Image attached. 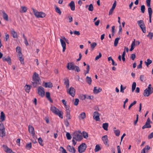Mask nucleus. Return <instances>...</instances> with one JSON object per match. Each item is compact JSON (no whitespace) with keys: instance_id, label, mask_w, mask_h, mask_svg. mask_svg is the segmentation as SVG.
<instances>
[{"instance_id":"obj_1","label":"nucleus","mask_w":153,"mask_h":153,"mask_svg":"<svg viewBox=\"0 0 153 153\" xmlns=\"http://www.w3.org/2000/svg\"><path fill=\"white\" fill-rule=\"evenodd\" d=\"M5 116L3 111L1 113L0 119L1 121L0 120V136L3 137L5 136L6 133L5 131V128L1 121H4L5 119Z\"/></svg>"},{"instance_id":"obj_2","label":"nucleus","mask_w":153,"mask_h":153,"mask_svg":"<svg viewBox=\"0 0 153 153\" xmlns=\"http://www.w3.org/2000/svg\"><path fill=\"white\" fill-rule=\"evenodd\" d=\"M33 80L32 82L33 85L34 87H37L38 84H40L39 81H40V78L39 76V74L36 72H34L33 76Z\"/></svg>"},{"instance_id":"obj_3","label":"nucleus","mask_w":153,"mask_h":153,"mask_svg":"<svg viewBox=\"0 0 153 153\" xmlns=\"http://www.w3.org/2000/svg\"><path fill=\"white\" fill-rule=\"evenodd\" d=\"M73 138L77 141H80L83 139L82 134L80 131H75L73 135Z\"/></svg>"},{"instance_id":"obj_4","label":"nucleus","mask_w":153,"mask_h":153,"mask_svg":"<svg viewBox=\"0 0 153 153\" xmlns=\"http://www.w3.org/2000/svg\"><path fill=\"white\" fill-rule=\"evenodd\" d=\"M51 110L53 113L58 116L60 118L62 119L63 118V116L61 114V111H59V109L55 107H51Z\"/></svg>"},{"instance_id":"obj_5","label":"nucleus","mask_w":153,"mask_h":153,"mask_svg":"<svg viewBox=\"0 0 153 153\" xmlns=\"http://www.w3.org/2000/svg\"><path fill=\"white\" fill-rule=\"evenodd\" d=\"M32 9L34 15L37 18H42L45 16L46 15L44 13L42 12H39L33 8Z\"/></svg>"},{"instance_id":"obj_6","label":"nucleus","mask_w":153,"mask_h":153,"mask_svg":"<svg viewBox=\"0 0 153 153\" xmlns=\"http://www.w3.org/2000/svg\"><path fill=\"white\" fill-rule=\"evenodd\" d=\"M137 23L142 30L143 32L145 33L146 32V29L144 22L143 20H140L137 22Z\"/></svg>"},{"instance_id":"obj_7","label":"nucleus","mask_w":153,"mask_h":153,"mask_svg":"<svg viewBox=\"0 0 153 153\" xmlns=\"http://www.w3.org/2000/svg\"><path fill=\"white\" fill-rule=\"evenodd\" d=\"M87 146L85 143H82L78 147V152L79 153L84 152L86 150Z\"/></svg>"},{"instance_id":"obj_8","label":"nucleus","mask_w":153,"mask_h":153,"mask_svg":"<svg viewBox=\"0 0 153 153\" xmlns=\"http://www.w3.org/2000/svg\"><path fill=\"white\" fill-rule=\"evenodd\" d=\"M37 93L41 97H43L45 96V91L44 88L42 86H40L37 89Z\"/></svg>"},{"instance_id":"obj_9","label":"nucleus","mask_w":153,"mask_h":153,"mask_svg":"<svg viewBox=\"0 0 153 153\" xmlns=\"http://www.w3.org/2000/svg\"><path fill=\"white\" fill-rule=\"evenodd\" d=\"M152 122L151 121L150 118L148 117L147 118V120L145 124L142 127V128L143 129L146 128H149L151 127V126L150 124L152 123Z\"/></svg>"},{"instance_id":"obj_10","label":"nucleus","mask_w":153,"mask_h":153,"mask_svg":"<svg viewBox=\"0 0 153 153\" xmlns=\"http://www.w3.org/2000/svg\"><path fill=\"white\" fill-rule=\"evenodd\" d=\"M153 92V88L152 90H149L146 89L144 91L143 95L145 97H149L151 94Z\"/></svg>"},{"instance_id":"obj_11","label":"nucleus","mask_w":153,"mask_h":153,"mask_svg":"<svg viewBox=\"0 0 153 153\" xmlns=\"http://www.w3.org/2000/svg\"><path fill=\"white\" fill-rule=\"evenodd\" d=\"M75 89L72 87H71L70 89H68L67 92L72 97H74L75 95Z\"/></svg>"},{"instance_id":"obj_12","label":"nucleus","mask_w":153,"mask_h":153,"mask_svg":"<svg viewBox=\"0 0 153 153\" xmlns=\"http://www.w3.org/2000/svg\"><path fill=\"white\" fill-rule=\"evenodd\" d=\"M75 66L74 63L73 62H69L67 64V68L69 70H74Z\"/></svg>"},{"instance_id":"obj_13","label":"nucleus","mask_w":153,"mask_h":153,"mask_svg":"<svg viewBox=\"0 0 153 153\" xmlns=\"http://www.w3.org/2000/svg\"><path fill=\"white\" fill-rule=\"evenodd\" d=\"M93 118L97 121H100V114L97 111H95L93 113Z\"/></svg>"},{"instance_id":"obj_14","label":"nucleus","mask_w":153,"mask_h":153,"mask_svg":"<svg viewBox=\"0 0 153 153\" xmlns=\"http://www.w3.org/2000/svg\"><path fill=\"white\" fill-rule=\"evenodd\" d=\"M3 147L4 151L7 153H15L13 152L6 145H4Z\"/></svg>"},{"instance_id":"obj_15","label":"nucleus","mask_w":153,"mask_h":153,"mask_svg":"<svg viewBox=\"0 0 153 153\" xmlns=\"http://www.w3.org/2000/svg\"><path fill=\"white\" fill-rule=\"evenodd\" d=\"M28 130L29 133L31 134L33 136H34L35 135V131L33 126L30 125H29L28 126Z\"/></svg>"},{"instance_id":"obj_16","label":"nucleus","mask_w":153,"mask_h":153,"mask_svg":"<svg viewBox=\"0 0 153 153\" xmlns=\"http://www.w3.org/2000/svg\"><path fill=\"white\" fill-rule=\"evenodd\" d=\"M67 149L68 151L70 152L75 153L76 152V150L75 148L70 145H68L67 146Z\"/></svg>"},{"instance_id":"obj_17","label":"nucleus","mask_w":153,"mask_h":153,"mask_svg":"<svg viewBox=\"0 0 153 153\" xmlns=\"http://www.w3.org/2000/svg\"><path fill=\"white\" fill-rule=\"evenodd\" d=\"M68 6L70 7L72 11L75 10V4L74 1H71L68 4Z\"/></svg>"},{"instance_id":"obj_18","label":"nucleus","mask_w":153,"mask_h":153,"mask_svg":"<svg viewBox=\"0 0 153 153\" xmlns=\"http://www.w3.org/2000/svg\"><path fill=\"white\" fill-rule=\"evenodd\" d=\"M148 12L149 16V21L150 23L152 22V10L151 8H148Z\"/></svg>"},{"instance_id":"obj_19","label":"nucleus","mask_w":153,"mask_h":153,"mask_svg":"<svg viewBox=\"0 0 153 153\" xmlns=\"http://www.w3.org/2000/svg\"><path fill=\"white\" fill-rule=\"evenodd\" d=\"M102 140L103 141V142L105 145L109 146L108 143V139L107 135H105L103 136L102 137Z\"/></svg>"},{"instance_id":"obj_20","label":"nucleus","mask_w":153,"mask_h":153,"mask_svg":"<svg viewBox=\"0 0 153 153\" xmlns=\"http://www.w3.org/2000/svg\"><path fill=\"white\" fill-rule=\"evenodd\" d=\"M60 42L63 48L62 51L63 52L65 51L66 49V44L65 42L62 39H60Z\"/></svg>"},{"instance_id":"obj_21","label":"nucleus","mask_w":153,"mask_h":153,"mask_svg":"<svg viewBox=\"0 0 153 153\" xmlns=\"http://www.w3.org/2000/svg\"><path fill=\"white\" fill-rule=\"evenodd\" d=\"M151 149V147L148 145H146L145 148H144L141 151V153H145L146 151L147 152H148V151Z\"/></svg>"},{"instance_id":"obj_22","label":"nucleus","mask_w":153,"mask_h":153,"mask_svg":"<svg viewBox=\"0 0 153 153\" xmlns=\"http://www.w3.org/2000/svg\"><path fill=\"white\" fill-rule=\"evenodd\" d=\"M97 87H95L93 90L94 93L95 94H98L102 90V89L100 88H98L97 89Z\"/></svg>"},{"instance_id":"obj_23","label":"nucleus","mask_w":153,"mask_h":153,"mask_svg":"<svg viewBox=\"0 0 153 153\" xmlns=\"http://www.w3.org/2000/svg\"><path fill=\"white\" fill-rule=\"evenodd\" d=\"M2 59L3 61H6L9 64L11 65V60L9 56H8L7 58H6L5 57H4L2 58Z\"/></svg>"},{"instance_id":"obj_24","label":"nucleus","mask_w":153,"mask_h":153,"mask_svg":"<svg viewBox=\"0 0 153 153\" xmlns=\"http://www.w3.org/2000/svg\"><path fill=\"white\" fill-rule=\"evenodd\" d=\"M44 86L45 88H51L53 87V85L52 83L50 82H45Z\"/></svg>"},{"instance_id":"obj_25","label":"nucleus","mask_w":153,"mask_h":153,"mask_svg":"<svg viewBox=\"0 0 153 153\" xmlns=\"http://www.w3.org/2000/svg\"><path fill=\"white\" fill-rule=\"evenodd\" d=\"M46 96L48 100L51 102H53V100L51 99L50 97V93L49 92H47L46 93Z\"/></svg>"},{"instance_id":"obj_26","label":"nucleus","mask_w":153,"mask_h":153,"mask_svg":"<svg viewBox=\"0 0 153 153\" xmlns=\"http://www.w3.org/2000/svg\"><path fill=\"white\" fill-rule=\"evenodd\" d=\"M11 33L13 37L14 38H16L18 37V35L17 33L13 30H11Z\"/></svg>"},{"instance_id":"obj_27","label":"nucleus","mask_w":153,"mask_h":153,"mask_svg":"<svg viewBox=\"0 0 153 153\" xmlns=\"http://www.w3.org/2000/svg\"><path fill=\"white\" fill-rule=\"evenodd\" d=\"M31 86L30 85H26L25 87V88L26 91L28 93L30 92V90L31 88Z\"/></svg>"},{"instance_id":"obj_28","label":"nucleus","mask_w":153,"mask_h":153,"mask_svg":"<svg viewBox=\"0 0 153 153\" xmlns=\"http://www.w3.org/2000/svg\"><path fill=\"white\" fill-rule=\"evenodd\" d=\"M2 13L3 14V17L4 19L5 20H6L7 21H8V17L7 14L4 11H2Z\"/></svg>"},{"instance_id":"obj_29","label":"nucleus","mask_w":153,"mask_h":153,"mask_svg":"<svg viewBox=\"0 0 153 153\" xmlns=\"http://www.w3.org/2000/svg\"><path fill=\"white\" fill-rule=\"evenodd\" d=\"M16 52L18 53L19 56L22 55L21 50V48L20 47L17 46L16 48Z\"/></svg>"},{"instance_id":"obj_30","label":"nucleus","mask_w":153,"mask_h":153,"mask_svg":"<svg viewBox=\"0 0 153 153\" xmlns=\"http://www.w3.org/2000/svg\"><path fill=\"white\" fill-rule=\"evenodd\" d=\"M86 80L87 83L89 85H91V83L92 79L91 77L87 76L86 77Z\"/></svg>"},{"instance_id":"obj_31","label":"nucleus","mask_w":153,"mask_h":153,"mask_svg":"<svg viewBox=\"0 0 153 153\" xmlns=\"http://www.w3.org/2000/svg\"><path fill=\"white\" fill-rule=\"evenodd\" d=\"M135 39H134L131 45V48L129 50L131 51H132L134 49V46L135 45Z\"/></svg>"},{"instance_id":"obj_32","label":"nucleus","mask_w":153,"mask_h":153,"mask_svg":"<svg viewBox=\"0 0 153 153\" xmlns=\"http://www.w3.org/2000/svg\"><path fill=\"white\" fill-rule=\"evenodd\" d=\"M108 124L107 123H103L102 124V128L106 131L108 130Z\"/></svg>"},{"instance_id":"obj_33","label":"nucleus","mask_w":153,"mask_h":153,"mask_svg":"<svg viewBox=\"0 0 153 153\" xmlns=\"http://www.w3.org/2000/svg\"><path fill=\"white\" fill-rule=\"evenodd\" d=\"M120 38L117 37L114 40V46L115 47H116L117 46V44L118 43L119 40L120 39Z\"/></svg>"},{"instance_id":"obj_34","label":"nucleus","mask_w":153,"mask_h":153,"mask_svg":"<svg viewBox=\"0 0 153 153\" xmlns=\"http://www.w3.org/2000/svg\"><path fill=\"white\" fill-rule=\"evenodd\" d=\"M55 6L56 7L55 8V10L56 12L58 13L59 15H61L62 13V12L59 9V8L57 7L56 5H55Z\"/></svg>"},{"instance_id":"obj_35","label":"nucleus","mask_w":153,"mask_h":153,"mask_svg":"<svg viewBox=\"0 0 153 153\" xmlns=\"http://www.w3.org/2000/svg\"><path fill=\"white\" fill-rule=\"evenodd\" d=\"M147 62L145 61V63L146 65L148 67L149 65L151 64L152 63V60H150L149 59H147Z\"/></svg>"},{"instance_id":"obj_36","label":"nucleus","mask_w":153,"mask_h":153,"mask_svg":"<svg viewBox=\"0 0 153 153\" xmlns=\"http://www.w3.org/2000/svg\"><path fill=\"white\" fill-rule=\"evenodd\" d=\"M64 84L66 85V87L68 88L69 87V79H67L64 82Z\"/></svg>"},{"instance_id":"obj_37","label":"nucleus","mask_w":153,"mask_h":153,"mask_svg":"<svg viewBox=\"0 0 153 153\" xmlns=\"http://www.w3.org/2000/svg\"><path fill=\"white\" fill-rule=\"evenodd\" d=\"M101 149V148L100 146L98 145H96L95 146V149H94L95 152H97L99 151H100Z\"/></svg>"},{"instance_id":"obj_38","label":"nucleus","mask_w":153,"mask_h":153,"mask_svg":"<svg viewBox=\"0 0 153 153\" xmlns=\"http://www.w3.org/2000/svg\"><path fill=\"white\" fill-rule=\"evenodd\" d=\"M114 132L115 134L117 136H119L120 133V131L119 129L116 130H114Z\"/></svg>"},{"instance_id":"obj_39","label":"nucleus","mask_w":153,"mask_h":153,"mask_svg":"<svg viewBox=\"0 0 153 153\" xmlns=\"http://www.w3.org/2000/svg\"><path fill=\"white\" fill-rule=\"evenodd\" d=\"M26 148L28 149H30L32 148V144L31 143H27L26 145Z\"/></svg>"},{"instance_id":"obj_40","label":"nucleus","mask_w":153,"mask_h":153,"mask_svg":"<svg viewBox=\"0 0 153 153\" xmlns=\"http://www.w3.org/2000/svg\"><path fill=\"white\" fill-rule=\"evenodd\" d=\"M66 120H68L71 119V116L70 114V112H67L66 114Z\"/></svg>"},{"instance_id":"obj_41","label":"nucleus","mask_w":153,"mask_h":153,"mask_svg":"<svg viewBox=\"0 0 153 153\" xmlns=\"http://www.w3.org/2000/svg\"><path fill=\"white\" fill-rule=\"evenodd\" d=\"M136 84L135 82H134L133 83L132 86V91L133 92L135 90L136 87Z\"/></svg>"},{"instance_id":"obj_42","label":"nucleus","mask_w":153,"mask_h":153,"mask_svg":"<svg viewBox=\"0 0 153 153\" xmlns=\"http://www.w3.org/2000/svg\"><path fill=\"white\" fill-rule=\"evenodd\" d=\"M94 9V8L92 4H91L89 6L88 10L91 11H92Z\"/></svg>"},{"instance_id":"obj_43","label":"nucleus","mask_w":153,"mask_h":153,"mask_svg":"<svg viewBox=\"0 0 153 153\" xmlns=\"http://www.w3.org/2000/svg\"><path fill=\"white\" fill-rule=\"evenodd\" d=\"M80 118L82 119H84L86 117L85 114V112H82L80 114Z\"/></svg>"},{"instance_id":"obj_44","label":"nucleus","mask_w":153,"mask_h":153,"mask_svg":"<svg viewBox=\"0 0 153 153\" xmlns=\"http://www.w3.org/2000/svg\"><path fill=\"white\" fill-rule=\"evenodd\" d=\"M97 44L96 42H94L92 43V44H91V48L92 49H94L95 48V47L97 46Z\"/></svg>"},{"instance_id":"obj_45","label":"nucleus","mask_w":153,"mask_h":153,"mask_svg":"<svg viewBox=\"0 0 153 153\" xmlns=\"http://www.w3.org/2000/svg\"><path fill=\"white\" fill-rule=\"evenodd\" d=\"M66 136L67 139L68 140H71L72 138V137L70 134L68 132H67L66 133Z\"/></svg>"},{"instance_id":"obj_46","label":"nucleus","mask_w":153,"mask_h":153,"mask_svg":"<svg viewBox=\"0 0 153 153\" xmlns=\"http://www.w3.org/2000/svg\"><path fill=\"white\" fill-rule=\"evenodd\" d=\"M38 140L39 144L42 146H43L44 144L42 143L43 140L41 137L38 138Z\"/></svg>"},{"instance_id":"obj_47","label":"nucleus","mask_w":153,"mask_h":153,"mask_svg":"<svg viewBox=\"0 0 153 153\" xmlns=\"http://www.w3.org/2000/svg\"><path fill=\"white\" fill-rule=\"evenodd\" d=\"M153 36V33L151 32H149L147 36L149 37L151 39H152Z\"/></svg>"},{"instance_id":"obj_48","label":"nucleus","mask_w":153,"mask_h":153,"mask_svg":"<svg viewBox=\"0 0 153 153\" xmlns=\"http://www.w3.org/2000/svg\"><path fill=\"white\" fill-rule=\"evenodd\" d=\"M83 137L84 138L87 139L88 137V134L85 131H83Z\"/></svg>"},{"instance_id":"obj_49","label":"nucleus","mask_w":153,"mask_h":153,"mask_svg":"<svg viewBox=\"0 0 153 153\" xmlns=\"http://www.w3.org/2000/svg\"><path fill=\"white\" fill-rule=\"evenodd\" d=\"M151 0H146V3L147 6L149 7L148 8H151Z\"/></svg>"},{"instance_id":"obj_50","label":"nucleus","mask_w":153,"mask_h":153,"mask_svg":"<svg viewBox=\"0 0 153 153\" xmlns=\"http://www.w3.org/2000/svg\"><path fill=\"white\" fill-rule=\"evenodd\" d=\"M145 6L144 5H143L141 7V10L142 13H144L145 11Z\"/></svg>"},{"instance_id":"obj_51","label":"nucleus","mask_w":153,"mask_h":153,"mask_svg":"<svg viewBox=\"0 0 153 153\" xmlns=\"http://www.w3.org/2000/svg\"><path fill=\"white\" fill-rule=\"evenodd\" d=\"M137 103V101L135 100L128 107V110H130V108L134 105L135 104Z\"/></svg>"},{"instance_id":"obj_52","label":"nucleus","mask_w":153,"mask_h":153,"mask_svg":"<svg viewBox=\"0 0 153 153\" xmlns=\"http://www.w3.org/2000/svg\"><path fill=\"white\" fill-rule=\"evenodd\" d=\"M19 60L21 64H24V58L22 57V56H20L19 57Z\"/></svg>"},{"instance_id":"obj_53","label":"nucleus","mask_w":153,"mask_h":153,"mask_svg":"<svg viewBox=\"0 0 153 153\" xmlns=\"http://www.w3.org/2000/svg\"><path fill=\"white\" fill-rule=\"evenodd\" d=\"M74 70L75 71H76L78 72H79L80 71L79 67L75 65L74 67Z\"/></svg>"},{"instance_id":"obj_54","label":"nucleus","mask_w":153,"mask_h":153,"mask_svg":"<svg viewBox=\"0 0 153 153\" xmlns=\"http://www.w3.org/2000/svg\"><path fill=\"white\" fill-rule=\"evenodd\" d=\"M126 87H123V85H121L120 86V91L121 92L123 93L124 91V90L126 88Z\"/></svg>"},{"instance_id":"obj_55","label":"nucleus","mask_w":153,"mask_h":153,"mask_svg":"<svg viewBox=\"0 0 153 153\" xmlns=\"http://www.w3.org/2000/svg\"><path fill=\"white\" fill-rule=\"evenodd\" d=\"M86 95H82L80 97V98L82 100H85L86 98Z\"/></svg>"},{"instance_id":"obj_56","label":"nucleus","mask_w":153,"mask_h":153,"mask_svg":"<svg viewBox=\"0 0 153 153\" xmlns=\"http://www.w3.org/2000/svg\"><path fill=\"white\" fill-rule=\"evenodd\" d=\"M79 102V99L78 98H76L75 99V101L74 104V105L76 106L78 104Z\"/></svg>"},{"instance_id":"obj_57","label":"nucleus","mask_w":153,"mask_h":153,"mask_svg":"<svg viewBox=\"0 0 153 153\" xmlns=\"http://www.w3.org/2000/svg\"><path fill=\"white\" fill-rule=\"evenodd\" d=\"M102 54L101 53H99V55L96 56L95 58V60H98L102 56Z\"/></svg>"},{"instance_id":"obj_58","label":"nucleus","mask_w":153,"mask_h":153,"mask_svg":"<svg viewBox=\"0 0 153 153\" xmlns=\"http://www.w3.org/2000/svg\"><path fill=\"white\" fill-rule=\"evenodd\" d=\"M153 138V132L150 134L148 136V139H151Z\"/></svg>"},{"instance_id":"obj_59","label":"nucleus","mask_w":153,"mask_h":153,"mask_svg":"<svg viewBox=\"0 0 153 153\" xmlns=\"http://www.w3.org/2000/svg\"><path fill=\"white\" fill-rule=\"evenodd\" d=\"M86 99L91 100H93L94 98V97L93 96H88L87 95H86Z\"/></svg>"},{"instance_id":"obj_60","label":"nucleus","mask_w":153,"mask_h":153,"mask_svg":"<svg viewBox=\"0 0 153 153\" xmlns=\"http://www.w3.org/2000/svg\"><path fill=\"white\" fill-rule=\"evenodd\" d=\"M21 8L22 9V11H23V12H25L27 11V8L25 7H22Z\"/></svg>"},{"instance_id":"obj_61","label":"nucleus","mask_w":153,"mask_h":153,"mask_svg":"<svg viewBox=\"0 0 153 153\" xmlns=\"http://www.w3.org/2000/svg\"><path fill=\"white\" fill-rule=\"evenodd\" d=\"M136 58V55L135 54L133 53L131 54V59L133 60H134Z\"/></svg>"},{"instance_id":"obj_62","label":"nucleus","mask_w":153,"mask_h":153,"mask_svg":"<svg viewBox=\"0 0 153 153\" xmlns=\"http://www.w3.org/2000/svg\"><path fill=\"white\" fill-rule=\"evenodd\" d=\"M64 123L65 124L66 127H68L69 126V122H68V121L67 120H64Z\"/></svg>"},{"instance_id":"obj_63","label":"nucleus","mask_w":153,"mask_h":153,"mask_svg":"<svg viewBox=\"0 0 153 153\" xmlns=\"http://www.w3.org/2000/svg\"><path fill=\"white\" fill-rule=\"evenodd\" d=\"M74 33L75 35H76L77 36H79L80 34V32L79 31H77L75 30L74 31Z\"/></svg>"},{"instance_id":"obj_64","label":"nucleus","mask_w":153,"mask_h":153,"mask_svg":"<svg viewBox=\"0 0 153 153\" xmlns=\"http://www.w3.org/2000/svg\"><path fill=\"white\" fill-rule=\"evenodd\" d=\"M60 149H62V153H67L66 150L63 147H61L60 148Z\"/></svg>"}]
</instances>
